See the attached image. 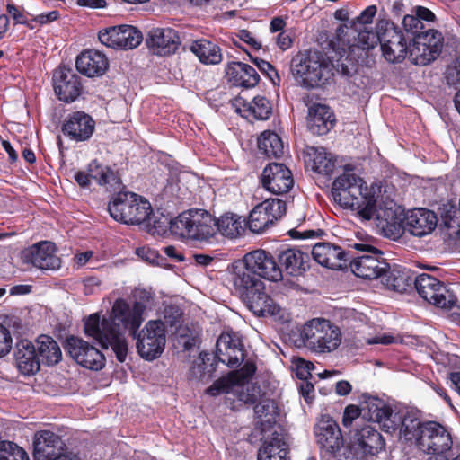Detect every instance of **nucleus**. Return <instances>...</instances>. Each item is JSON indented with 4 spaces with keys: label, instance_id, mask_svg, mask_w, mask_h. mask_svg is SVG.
<instances>
[{
    "label": "nucleus",
    "instance_id": "1",
    "mask_svg": "<svg viewBox=\"0 0 460 460\" xmlns=\"http://www.w3.org/2000/svg\"><path fill=\"white\" fill-rule=\"evenodd\" d=\"M146 305L143 302L128 303L123 298L115 300L109 317H102L99 313L90 314L84 320V333L95 340L103 349L111 348L117 359L126 360L128 344L125 337L128 330L136 336L144 322Z\"/></svg>",
    "mask_w": 460,
    "mask_h": 460
},
{
    "label": "nucleus",
    "instance_id": "2",
    "mask_svg": "<svg viewBox=\"0 0 460 460\" xmlns=\"http://www.w3.org/2000/svg\"><path fill=\"white\" fill-rule=\"evenodd\" d=\"M380 192L379 186L363 188V180L349 165L345 166L343 173L334 180L332 188V196L337 204L356 211L365 220H376L385 202Z\"/></svg>",
    "mask_w": 460,
    "mask_h": 460
},
{
    "label": "nucleus",
    "instance_id": "3",
    "mask_svg": "<svg viewBox=\"0 0 460 460\" xmlns=\"http://www.w3.org/2000/svg\"><path fill=\"white\" fill-rule=\"evenodd\" d=\"M383 203L376 221L385 234L393 240L399 239L404 232L416 237H423L430 234L437 226V216L429 209L413 208L403 215L402 208L393 199H387Z\"/></svg>",
    "mask_w": 460,
    "mask_h": 460
},
{
    "label": "nucleus",
    "instance_id": "4",
    "mask_svg": "<svg viewBox=\"0 0 460 460\" xmlns=\"http://www.w3.org/2000/svg\"><path fill=\"white\" fill-rule=\"evenodd\" d=\"M304 346L318 355L332 353L342 342V332L339 326L323 318L308 321L301 330Z\"/></svg>",
    "mask_w": 460,
    "mask_h": 460
},
{
    "label": "nucleus",
    "instance_id": "5",
    "mask_svg": "<svg viewBox=\"0 0 460 460\" xmlns=\"http://www.w3.org/2000/svg\"><path fill=\"white\" fill-rule=\"evenodd\" d=\"M171 233L181 238L208 241L217 234L216 218L205 209H189L173 219Z\"/></svg>",
    "mask_w": 460,
    "mask_h": 460
},
{
    "label": "nucleus",
    "instance_id": "6",
    "mask_svg": "<svg viewBox=\"0 0 460 460\" xmlns=\"http://www.w3.org/2000/svg\"><path fill=\"white\" fill-rule=\"evenodd\" d=\"M293 75L306 87L322 86L333 76V66L318 51L301 54L292 62Z\"/></svg>",
    "mask_w": 460,
    "mask_h": 460
},
{
    "label": "nucleus",
    "instance_id": "7",
    "mask_svg": "<svg viewBox=\"0 0 460 460\" xmlns=\"http://www.w3.org/2000/svg\"><path fill=\"white\" fill-rule=\"evenodd\" d=\"M108 211L118 222L139 225L149 218L153 209L145 198L133 192L119 191L111 199Z\"/></svg>",
    "mask_w": 460,
    "mask_h": 460
},
{
    "label": "nucleus",
    "instance_id": "8",
    "mask_svg": "<svg viewBox=\"0 0 460 460\" xmlns=\"http://www.w3.org/2000/svg\"><path fill=\"white\" fill-rule=\"evenodd\" d=\"M137 338V349L141 358L154 360L164 350L166 343L165 326L161 320L148 321Z\"/></svg>",
    "mask_w": 460,
    "mask_h": 460
},
{
    "label": "nucleus",
    "instance_id": "9",
    "mask_svg": "<svg viewBox=\"0 0 460 460\" xmlns=\"http://www.w3.org/2000/svg\"><path fill=\"white\" fill-rule=\"evenodd\" d=\"M415 288L425 301L443 309H451L456 298L442 282L429 274H420L413 279Z\"/></svg>",
    "mask_w": 460,
    "mask_h": 460
},
{
    "label": "nucleus",
    "instance_id": "10",
    "mask_svg": "<svg viewBox=\"0 0 460 460\" xmlns=\"http://www.w3.org/2000/svg\"><path fill=\"white\" fill-rule=\"evenodd\" d=\"M453 440L449 431L435 421L424 422L418 438L419 448L427 454L442 455L452 448Z\"/></svg>",
    "mask_w": 460,
    "mask_h": 460
},
{
    "label": "nucleus",
    "instance_id": "11",
    "mask_svg": "<svg viewBox=\"0 0 460 460\" xmlns=\"http://www.w3.org/2000/svg\"><path fill=\"white\" fill-rule=\"evenodd\" d=\"M286 213V203L279 199H268L250 212L247 226L252 233L260 234L272 226Z\"/></svg>",
    "mask_w": 460,
    "mask_h": 460
},
{
    "label": "nucleus",
    "instance_id": "12",
    "mask_svg": "<svg viewBox=\"0 0 460 460\" xmlns=\"http://www.w3.org/2000/svg\"><path fill=\"white\" fill-rule=\"evenodd\" d=\"M354 248L370 254L353 259L350 262L351 271L362 279H374L380 278L387 269V263L383 259L374 255H381L382 252L378 249L364 243H355Z\"/></svg>",
    "mask_w": 460,
    "mask_h": 460
},
{
    "label": "nucleus",
    "instance_id": "13",
    "mask_svg": "<svg viewBox=\"0 0 460 460\" xmlns=\"http://www.w3.org/2000/svg\"><path fill=\"white\" fill-rule=\"evenodd\" d=\"M66 348L71 358L85 368L98 371L105 366L103 354L81 338L68 337Z\"/></svg>",
    "mask_w": 460,
    "mask_h": 460
},
{
    "label": "nucleus",
    "instance_id": "14",
    "mask_svg": "<svg viewBox=\"0 0 460 460\" xmlns=\"http://www.w3.org/2000/svg\"><path fill=\"white\" fill-rule=\"evenodd\" d=\"M74 179L83 188H88L91 180L96 181L101 186H105L109 191H116L121 186L118 174L110 167L101 164L96 160L89 164L87 172H76Z\"/></svg>",
    "mask_w": 460,
    "mask_h": 460
},
{
    "label": "nucleus",
    "instance_id": "15",
    "mask_svg": "<svg viewBox=\"0 0 460 460\" xmlns=\"http://www.w3.org/2000/svg\"><path fill=\"white\" fill-rule=\"evenodd\" d=\"M216 357L229 367H239L245 358V350L240 335L232 331L222 332L217 341Z\"/></svg>",
    "mask_w": 460,
    "mask_h": 460
},
{
    "label": "nucleus",
    "instance_id": "16",
    "mask_svg": "<svg viewBox=\"0 0 460 460\" xmlns=\"http://www.w3.org/2000/svg\"><path fill=\"white\" fill-rule=\"evenodd\" d=\"M206 393L211 396H217L220 394H233L240 402L247 404L255 403L260 395L258 387L250 382H238L236 378L234 380L229 378L217 379L207 388Z\"/></svg>",
    "mask_w": 460,
    "mask_h": 460
},
{
    "label": "nucleus",
    "instance_id": "17",
    "mask_svg": "<svg viewBox=\"0 0 460 460\" xmlns=\"http://www.w3.org/2000/svg\"><path fill=\"white\" fill-rule=\"evenodd\" d=\"M102 44L111 49H134L142 41L141 32L133 26L122 25L100 31L98 34Z\"/></svg>",
    "mask_w": 460,
    "mask_h": 460
},
{
    "label": "nucleus",
    "instance_id": "18",
    "mask_svg": "<svg viewBox=\"0 0 460 460\" xmlns=\"http://www.w3.org/2000/svg\"><path fill=\"white\" fill-rule=\"evenodd\" d=\"M261 186L276 195L288 192L294 185L291 171L284 164L270 163L261 174Z\"/></svg>",
    "mask_w": 460,
    "mask_h": 460
},
{
    "label": "nucleus",
    "instance_id": "19",
    "mask_svg": "<svg viewBox=\"0 0 460 460\" xmlns=\"http://www.w3.org/2000/svg\"><path fill=\"white\" fill-rule=\"evenodd\" d=\"M231 281L235 291L244 300L256 291L264 290V283L246 265L245 259L231 265Z\"/></svg>",
    "mask_w": 460,
    "mask_h": 460
},
{
    "label": "nucleus",
    "instance_id": "20",
    "mask_svg": "<svg viewBox=\"0 0 460 460\" xmlns=\"http://www.w3.org/2000/svg\"><path fill=\"white\" fill-rule=\"evenodd\" d=\"M53 87L58 98L66 103L75 102L83 92L81 78L71 69L59 67L53 74Z\"/></svg>",
    "mask_w": 460,
    "mask_h": 460
},
{
    "label": "nucleus",
    "instance_id": "21",
    "mask_svg": "<svg viewBox=\"0 0 460 460\" xmlns=\"http://www.w3.org/2000/svg\"><path fill=\"white\" fill-rule=\"evenodd\" d=\"M380 45L383 56L388 62H401L408 55V44L404 35L393 23H388L381 34Z\"/></svg>",
    "mask_w": 460,
    "mask_h": 460
},
{
    "label": "nucleus",
    "instance_id": "22",
    "mask_svg": "<svg viewBox=\"0 0 460 460\" xmlns=\"http://www.w3.org/2000/svg\"><path fill=\"white\" fill-rule=\"evenodd\" d=\"M243 258L246 265L253 270L258 278L261 277L274 282L282 279V270L270 253L263 250H256L248 252Z\"/></svg>",
    "mask_w": 460,
    "mask_h": 460
},
{
    "label": "nucleus",
    "instance_id": "23",
    "mask_svg": "<svg viewBox=\"0 0 460 460\" xmlns=\"http://www.w3.org/2000/svg\"><path fill=\"white\" fill-rule=\"evenodd\" d=\"M262 445L258 452V460H287L288 444L279 427L270 426L262 429Z\"/></svg>",
    "mask_w": 460,
    "mask_h": 460
},
{
    "label": "nucleus",
    "instance_id": "24",
    "mask_svg": "<svg viewBox=\"0 0 460 460\" xmlns=\"http://www.w3.org/2000/svg\"><path fill=\"white\" fill-rule=\"evenodd\" d=\"M56 252L57 248L53 243L44 241L27 250L24 252V258L40 270H55L61 265V261Z\"/></svg>",
    "mask_w": 460,
    "mask_h": 460
},
{
    "label": "nucleus",
    "instance_id": "25",
    "mask_svg": "<svg viewBox=\"0 0 460 460\" xmlns=\"http://www.w3.org/2000/svg\"><path fill=\"white\" fill-rule=\"evenodd\" d=\"M314 435L321 448L335 454L343 445L338 424L329 416H323L314 427Z\"/></svg>",
    "mask_w": 460,
    "mask_h": 460
},
{
    "label": "nucleus",
    "instance_id": "26",
    "mask_svg": "<svg viewBox=\"0 0 460 460\" xmlns=\"http://www.w3.org/2000/svg\"><path fill=\"white\" fill-rule=\"evenodd\" d=\"M181 43L180 35L172 28H154L149 31L146 44L159 56L174 53Z\"/></svg>",
    "mask_w": 460,
    "mask_h": 460
},
{
    "label": "nucleus",
    "instance_id": "27",
    "mask_svg": "<svg viewBox=\"0 0 460 460\" xmlns=\"http://www.w3.org/2000/svg\"><path fill=\"white\" fill-rule=\"evenodd\" d=\"M312 256L320 265L332 270L342 269L350 259L349 253L344 252L341 247L329 243L314 244L312 249Z\"/></svg>",
    "mask_w": 460,
    "mask_h": 460
},
{
    "label": "nucleus",
    "instance_id": "28",
    "mask_svg": "<svg viewBox=\"0 0 460 460\" xmlns=\"http://www.w3.org/2000/svg\"><path fill=\"white\" fill-rule=\"evenodd\" d=\"M247 305L254 314L259 316L270 315L275 320L287 322L288 314L286 309L280 307L271 297H270L264 290L255 291L244 299Z\"/></svg>",
    "mask_w": 460,
    "mask_h": 460
},
{
    "label": "nucleus",
    "instance_id": "29",
    "mask_svg": "<svg viewBox=\"0 0 460 460\" xmlns=\"http://www.w3.org/2000/svg\"><path fill=\"white\" fill-rule=\"evenodd\" d=\"M95 122L92 117L84 111H75L69 114L62 126V131L71 139L85 141L94 131Z\"/></svg>",
    "mask_w": 460,
    "mask_h": 460
},
{
    "label": "nucleus",
    "instance_id": "30",
    "mask_svg": "<svg viewBox=\"0 0 460 460\" xmlns=\"http://www.w3.org/2000/svg\"><path fill=\"white\" fill-rule=\"evenodd\" d=\"M75 66L81 74L88 77H95L102 75L107 71L109 62L102 52L86 49L76 58Z\"/></svg>",
    "mask_w": 460,
    "mask_h": 460
},
{
    "label": "nucleus",
    "instance_id": "31",
    "mask_svg": "<svg viewBox=\"0 0 460 460\" xmlns=\"http://www.w3.org/2000/svg\"><path fill=\"white\" fill-rule=\"evenodd\" d=\"M15 364L24 376H31L40 369V358L36 354L33 343L28 340H21L16 343L14 350Z\"/></svg>",
    "mask_w": 460,
    "mask_h": 460
},
{
    "label": "nucleus",
    "instance_id": "32",
    "mask_svg": "<svg viewBox=\"0 0 460 460\" xmlns=\"http://www.w3.org/2000/svg\"><path fill=\"white\" fill-rule=\"evenodd\" d=\"M34 460H48L62 451L64 443L61 438L49 430L37 432L34 437Z\"/></svg>",
    "mask_w": 460,
    "mask_h": 460
},
{
    "label": "nucleus",
    "instance_id": "33",
    "mask_svg": "<svg viewBox=\"0 0 460 460\" xmlns=\"http://www.w3.org/2000/svg\"><path fill=\"white\" fill-rule=\"evenodd\" d=\"M334 115L324 104L314 103L308 109L307 127L314 135H324L333 126Z\"/></svg>",
    "mask_w": 460,
    "mask_h": 460
},
{
    "label": "nucleus",
    "instance_id": "34",
    "mask_svg": "<svg viewBox=\"0 0 460 460\" xmlns=\"http://www.w3.org/2000/svg\"><path fill=\"white\" fill-rule=\"evenodd\" d=\"M226 74L234 85L252 88L257 85L260 76L257 71L248 64L232 62L227 65Z\"/></svg>",
    "mask_w": 460,
    "mask_h": 460
},
{
    "label": "nucleus",
    "instance_id": "35",
    "mask_svg": "<svg viewBox=\"0 0 460 460\" xmlns=\"http://www.w3.org/2000/svg\"><path fill=\"white\" fill-rule=\"evenodd\" d=\"M236 111L247 119H255L259 120H266L271 114V105L269 100L263 96H256L252 102L236 100Z\"/></svg>",
    "mask_w": 460,
    "mask_h": 460
},
{
    "label": "nucleus",
    "instance_id": "36",
    "mask_svg": "<svg viewBox=\"0 0 460 460\" xmlns=\"http://www.w3.org/2000/svg\"><path fill=\"white\" fill-rule=\"evenodd\" d=\"M279 261L288 274L298 276L309 268L310 258L307 252L291 248L280 253Z\"/></svg>",
    "mask_w": 460,
    "mask_h": 460
},
{
    "label": "nucleus",
    "instance_id": "37",
    "mask_svg": "<svg viewBox=\"0 0 460 460\" xmlns=\"http://www.w3.org/2000/svg\"><path fill=\"white\" fill-rule=\"evenodd\" d=\"M190 50L205 65H217L222 61L220 48L210 40H194L190 45Z\"/></svg>",
    "mask_w": 460,
    "mask_h": 460
},
{
    "label": "nucleus",
    "instance_id": "38",
    "mask_svg": "<svg viewBox=\"0 0 460 460\" xmlns=\"http://www.w3.org/2000/svg\"><path fill=\"white\" fill-rule=\"evenodd\" d=\"M380 278L388 288L400 293L405 292L411 286L414 279L411 276L409 270L397 267L390 268L388 264L387 269Z\"/></svg>",
    "mask_w": 460,
    "mask_h": 460
},
{
    "label": "nucleus",
    "instance_id": "39",
    "mask_svg": "<svg viewBox=\"0 0 460 460\" xmlns=\"http://www.w3.org/2000/svg\"><path fill=\"white\" fill-rule=\"evenodd\" d=\"M356 439L365 453L375 455L385 446L381 434L371 425H365L357 429Z\"/></svg>",
    "mask_w": 460,
    "mask_h": 460
},
{
    "label": "nucleus",
    "instance_id": "40",
    "mask_svg": "<svg viewBox=\"0 0 460 460\" xmlns=\"http://www.w3.org/2000/svg\"><path fill=\"white\" fill-rule=\"evenodd\" d=\"M363 417L371 421L381 423L392 416V410L385 402L376 397L367 396L361 404Z\"/></svg>",
    "mask_w": 460,
    "mask_h": 460
},
{
    "label": "nucleus",
    "instance_id": "41",
    "mask_svg": "<svg viewBox=\"0 0 460 460\" xmlns=\"http://www.w3.org/2000/svg\"><path fill=\"white\" fill-rule=\"evenodd\" d=\"M258 148L269 158L281 157L286 151L284 143L280 137L270 130L263 131L258 137Z\"/></svg>",
    "mask_w": 460,
    "mask_h": 460
},
{
    "label": "nucleus",
    "instance_id": "42",
    "mask_svg": "<svg viewBox=\"0 0 460 460\" xmlns=\"http://www.w3.org/2000/svg\"><path fill=\"white\" fill-rule=\"evenodd\" d=\"M217 232L222 235L235 238L245 230V222L236 214L226 213L216 219Z\"/></svg>",
    "mask_w": 460,
    "mask_h": 460
},
{
    "label": "nucleus",
    "instance_id": "43",
    "mask_svg": "<svg viewBox=\"0 0 460 460\" xmlns=\"http://www.w3.org/2000/svg\"><path fill=\"white\" fill-rule=\"evenodd\" d=\"M305 154L313 162V169L318 173L330 174L334 169V160L331 153L323 147L307 146Z\"/></svg>",
    "mask_w": 460,
    "mask_h": 460
},
{
    "label": "nucleus",
    "instance_id": "44",
    "mask_svg": "<svg viewBox=\"0 0 460 460\" xmlns=\"http://www.w3.org/2000/svg\"><path fill=\"white\" fill-rule=\"evenodd\" d=\"M38 355L41 361L49 366L58 364L62 358L61 349L51 337L40 335L37 339Z\"/></svg>",
    "mask_w": 460,
    "mask_h": 460
},
{
    "label": "nucleus",
    "instance_id": "45",
    "mask_svg": "<svg viewBox=\"0 0 460 460\" xmlns=\"http://www.w3.org/2000/svg\"><path fill=\"white\" fill-rule=\"evenodd\" d=\"M424 38L415 36L411 45H408L409 58L411 63L418 66H425L437 58L429 50L425 45Z\"/></svg>",
    "mask_w": 460,
    "mask_h": 460
},
{
    "label": "nucleus",
    "instance_id": "46",
    "mask_svg": "<svg viewBox=\"0 0 460 460\" xmlns=\"http://www.w3.org/2000/svg\"><path fill=\"white\" fill-rule=\"evenodd\" d=\"M210 360L211 358L208 353H200L199 357L193 362L190 369L189 378L201 382L208 381L215 372V366Z\"/></svg>",
    "mask_w": 460,
    "mask_h": 460
},
{
    "label": "nucleus",
    "instance_id": "47",
    "mask_svg": "<svg viewBox=\"0 0 460 460\" xmlns=\"http://www.w3.org/2000/svg\"><path fill=\"white\" fill-rule=\"evenodd\" d=\"M358 37L355 42L349 46L350 51L355 52L357 49L367 50L373 49L381 40V35H377L371 28H356Z\"/></svg>",
    "mask_w": 460,
    "mask_h": 460
},
{
    "label": "nucleus",
    "instance_id": "48",
    "mask_svg": "<svg viewBox=\"0 0 460 460\" xmlns=\"http://www.w3.org/2000/svg\"><path fill=\"white\" fill-rule=\"evenodd\" d=\"M0 460H29L27 453L10 441L0 442Z\"/></svg>",
    "mask_w": 460,
    "mask_h": 460
},
{
    "label": "nucleus",
    "instance_id": "49",
    "mask_svg": "<svg viewBox=\"0 0 460 460\" xmlns=\"http://www.w3.org/2000/svg\"><path fill=\"white\" fill-rule=\"evenodd\" d=\"M423 426L424 423H421L419 420L405 417L402 424L401 434L406 440L415 439L418 444V438L420 437V430Z\"/></svg>",
    "mask_w": 460,
    "mask_h": 460
},
{
    "label": "nucleus",
    "instance_id": "50",
    "mask_svg": "<svg viewBox=\"0 0 460 460\" xmlns=\"http://www.w3.org/2000/svg\"><path fill=\"white\" fill-rule=\"evenodd\" d=\"M418 38H424L427 49L437 58L441 52L443 38L440 32L436 30H428L425 32L416 35Z\"/></svg>",
    "mask_w": 460,
    "mask_h": 460
},
{
    "label": "nucleus",
    "instance_id": "51",
    "mask_svg": "<svg viewBox=\"0 0 460 460\" xmlns=\"http://www.w3.org/2000/svg\"><path fill=\"white\" fill-rule=\"evenodd\" d=\"M377 8L376 5H369L357 17L354 25L356 28H371L370 25L376 16Z\"/></svg>",
    "mask_w": 460,
    "mask_h": 460
},
{
    "label": "nucleus",
    "instance_id": "52",
    "mask_svg": "<svg viewBox=\"0 0 460 460\" xmlns=\"http://www.w3.org/2000/svg\"><path fill=\"white\" fill-rule=\"evenodd\" d=\"M256 367L252 362H246L243 367L236 371L232 372L228 376H225L224 378H229L231 380L237 379L238 382H249V379L252 377V376L255 373Z\"/></svg>",
    "mask_w": 460,
    "mask_h": 460
},
{
    "label": "nucleus",
    "instance_id": "53",
    "mask_svg": "<svg viewBox=\"0 0 460 460\" xmlns=\"http://www.w3.org/2000/svg\"><path fill=\"white\" fill-rule=\"evenodd\" d=\"M13 346V338L7 328L0 324V358L7 355Z\"/></svg>",
    "mask_w": 460,
    "mask_h": 460
},
{
    "label": "nucleus",
    "instance_id": "54",
    "mask_svg": "<svg viewBox=\"0 0 460 460\" xmlns=\"http://www.w3.org/2000/svg\"><path fill=\"white\" fill-rule=\"evenodd\" d=\"M254 63L259 70L261 73H264L274 84H277L279 82V76L271 64L263 59H256Z\"/></svg>",
    "mask_w": 460,
    "mask_h": 460
},
{
    "label": "nucleus",
    "instance_id": "55",
    "mask_svg": "<svg viewBox=\"0 0 460 460\" xmlns=\"http://www.w3.org/2000/svg\"><path fill=\"white\" fill-rule=\"evenodd\" d=\"M172 221L173 219L171 220L165 217L155 219L149 228V232L152 233V234L164 235L168 230L171 231V224Z\"/></svg>",
    "mask_w": 460,
    "mask_h": 460
},
{
    "label": "nucleus",
    "instance_id": "56",
    "mask_svg": "<svg viewBox=\"0 0 460 460\" xmlns=\"http://www.w3.org/2000/svg\"><path fill=\"white\" fill-rule=\"evenodd\" d=\"M359 415L363 416L362 407H358L356 405H349L345 408L342 423L345 427H349L353 420L358 419Z\"/></svg>",
    "mask_w": 460,
    "mask_h": 460
},
{
    "label": "nucleus",
    "instance_id": "57",
    "mask_svg": "<svg viewBox=\"0 0 460 460\" xmlns=\"http://www.w3.org/2000/svg\"><path fill=\"white\" fill-rule=\"evenodd\" d=\"M314 368V365L311 362L305 361V359H299L296 362V376L303 380L306 381L309 377L312 376L311 370Z\"/></svg>",
    "mask_w": 460,
    "mask_h": 460
},
{
    "label": "nucleus",
    "instance_id": "58",
    "mask_svg": "<svg viewBox=\"0 0 460 460\" xmlns=\"http://www.w3.org/2000/svg\"><path fill=\"white\" fill-rule=\"evenodd\" d=\"M421 22L420 21L419 17L415 13L413 14H407L403 17L402 20V25L404 29L407 31H410L413 34L417 33L419 31V29L421 28Z\"/></svg>",
    "mask_w": 460,
    "mask_h": 460
},
{
    "label": "nucleus",
    "instance_id": "59",
    "mask_svg": "<svg viewBox=\"0 0 460 460\" xmlns=\"http://www.w3.org/2000/svg\"><path fill=\"white\" fill-rule=\"evenodd\" d=\"M447 79L449 84L460 86V57L455 66L447 70Z\"/></svg>",
    "mask_w": 460,
    "mask_h": 460
},
{
    "label": "nucleus",
    "instance_id": "60",
    "mask_svg": "<svg viewBox=\"0 0 460 460\" xmlns=\"http://www.w3.org/2000/svg\"><path fill=\"white\" fill-rule=\"evenodd\" d=\"M101 287V280L97 277H88L84 280V292L86 295L93 294Z\"/></svg>",
    "mask_w": 460,
    "mask_h": 460
},
{
    "label": "nucleus",
    "instance_id": "61",
    "mask_svg": "<svg viewBox=\"0 0 460 460\" xmlns=\"http://www.w3.org/2000/svg\"><path fill=\"white\" fill-rule=\"evenodd\" d=\"M397 342V337H394L391 334L383 333L377 334L373 338L367 339L368 344H384L388 345L392 343Z\"/></svg>",
    "mask_w": 460,
    "mask_h": 460
},
{
    "label": "nucleus",
    "instance_id": "62",
    "mask_svg": "<svg viewBox=\"0 0 460 460\" xmlns=\"http://www.w3.org/2000/svg\"><path fill=\"white\" fill-rule=\"evenodd\" d=\"M237 37L248 43L249 45L258 49L261 47L260 43L253 38V36L252 35V33L246 30H242L240 31L238 33H237Z\"/></svg>",
    "mask_w": 460,
    "mask_h": 460
},
{
    "label": "nucleus",
    "instance_id": "63",
    "mask_svg": "<svg viewBox=\"0 0 460 460\" xmlns=\"http://www.w3.org/2000/svg\"><path fill=\"white\" fill-rule=\"evenodd\" d=\"M299 391L305 400L306 402H310L312 399V394L314 392V385L307 382V380L303 381V383L299 385Z\"/></svg>",
    "mask_w": 460,
    "mask_h": 460
},
{
    "label": "nucleus",
    "instance_id": "64",
    "mask_svg": "<svg viewBox=\"0 0 460 460\" xmlns=\"http://www.w3.org/2000/svg\"><path fill=\"white\" fill-rule=\"evenodd\" d=\"M48 460H80L77 456L68 452L66 448L60 452H58L56 456L49 458Z\"/></svg>",
    "mask_w": 460,
    "mask_h": 460
}]
</instances>
